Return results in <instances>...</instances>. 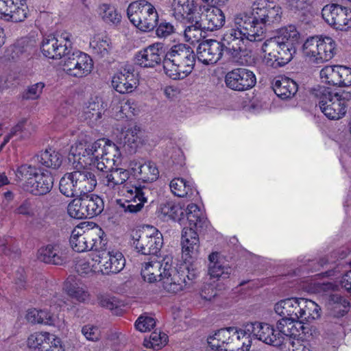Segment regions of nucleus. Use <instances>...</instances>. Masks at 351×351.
I'll list each match as a JSON object with an SVG mask.
<instances>
[{
    "label": "nucleus",
    "instance_id": "30",
    "mask_svg": "<svg viewBox=\"0 0 351 351\" xmlns=\"http://www.w3.org/2000/svg\"><path fill=\"white\" fill-rule=\"evenodd\" d=\"M130 167L138 179L144 182H152L158 178V169L152 161H146L143 163L132 161Z\"/></svg>",
    "mask_w": 351,
    "mask_h": 351
},
{
    "label": "nucleus",
    "instance_id": "19",
    "mask_svg": "<svg viewBox=\"0 0 351 351\" xmlns=\"http://www.w3.org/2000/svg\"><path fill=\"white\" fill-rule=\"evenodd\" d=\"M225 84L232 90L243 92L252 88L256 84L254 72L245 68H237L228 71L225 76Z\"/></svg>",
    "mask_w": 351,
    "mask_h": 351
},
{
    "label": "nucleus",
    "instance_id": "20",
    "mask_svg": "<svg viewBox=\"0 0 351 351\" xmlns=\"http://www.w3.org/2000/svg\"><path fill=\"white\" fill-rule=\"evenodd\" d=\"M30 351H64L59 337L47 332L31 334L27 339Z\"/></svg>",
    "mask_w": 351,
    "mask_h": 351
},
{
    "label": "nucleus",
    "instance_id": "46",
    "mask_svg": "<svg viewBox=\"0 0 351 351\" xmlns=\"http://www.w3.org/2000/svg\"><path fill=\"white\" fill-rule=\"evenodd\" d=\"M99 17L106 24L118 25L121 21V15L114 5L101 3L97 10Z\"/></svg>",
    "mask_w": 351,
    "mask_h": 351
},
{
    "label": "nucleus",
    "instance_id": "55",
    "mask_svg": "<svg viewBox=\"0 0 351 351\" xmlns=\"http://www.w3.org/2000/svg\"><path fill=\"white\" fill-rule=\"evenodd\" d=\"M329 304L334 308H339V312L342 314L347 311L350 305V302L346 298L337 293L330 295Z\"/></svg>",
    "mask_w": 351,
    "mask_h": 351
},
{
    "label": "nucleus",
    "instance_id": "40",
    "mask_svg": "<svg viewBox=\"0 0 351 351\" xmlns=\"http://www.w3.org/2000/svg\"><path fill=\"white\" fill-rule=\"evenodd\" d=\"M158 217L164 221H181L184 219V209L180 204L167 201L160 204L158 208Z\"/></svg>",
    "mask_w": 351,
    "mask_h": 351
},
{
    "label": "nucleus",
    "instance_id": "57",
    "mask_svg": "<svg viewBox=\"0 0 351 351\" xmlns=\"http://www.w3.org/2000/svg\"><path fill=\"white\" fill-rule=\"evenodd\" d=\"M338 80L337 86H351V68L339 65Z\"/></svg>",
    "mask_w": 351,
    "mask_h": 351
},
{
    "label": "nucleus",
    "instance_id": "39",
    "mask_svg": "<svg viewBox=\"0 0 351 351\" xmlns=\"http://www.w3.org/2000/svg\"><path fill=\"white\" fill-rule=\"evenodd\" d=\"M299 306L298 321L302 322L303 324L304 322H311L318 319L321 315L320 306L313 300L300 298Z\"/></svg>",
    "mask_w": 351,
    "mask_h": 351
},
{
    "label": "nucleus",
    "instance_id": "15",
    "mask_svg": "<svg viewBox=\"0 0 351 351\" xmlns=\"http://www.w3.org/2000/svg\"><path fill=\"white\" fill-rule=\"evenodd\" d=\"M71 38V34L68 32H63L57 37L48 36L43 40L41 51L49 58L60 59L64 57L70 52Z\"/></svg>",
    "mask_w": 351,
    "mask_h": 351
},
{
    "label": "nucleus",
    "instance_id": "51",
    "mask_svg": "<svg viewBox=\"0 0 351 351\" xmlns=\"http://www.w3.org/2000/svg\"><path fill=\"white\" fill-rule=\"evenodd\" d=\"M96 258H98L97 253L93 252L91 255L90 261H79L75 265L77 271L81 275L101 273L99 263L97 260H95Z\"/></svg>",
    "mask_w": 351,
    "mask_h": 351
},
{
    "label": "nucleus",
    "instance_id": "18",
    "mask_svg": "<svg viewBox=\"0 0 351 351\" xmlns=\"http://www.w3.org/2000/svg\"><path fill=\"white\" fill-rule=\"evenodd\" d=\"M324 20L337 29L347 30L351 27V10L339 4L326 5L322 10Z\"/></svg>",
    "mask_w": 351,
    "mask_h": 351
},
{
    "label": "nucleus",
    "instance_id": "6",
    "mask_svg": "<svg viewBox=\"0 0 351 351\" xmlns=\"http://www.w3.org/2000/svg\"><path fill=\"white\" fill-rule=\"evenodd\" d=\"M70 245L77 252L93 250L97 252L104 244H107V237L104 230L97 225L91 228L84 230L80 226L75 227L71 234Z\"/></svg>",
    "mask_w": 351,
    "mask_h": 351
},
{
    "label": "nucleus",
    "instance_id": "50",
    "mask_svg": "<svg viewBox=\"0 0 351 351\" xmlns=\"http://www.w3.org/2000/svg\"><path fill=\"white\" fill-rule=\"evenodd\" d=\"M32 49L31 45L25 39L18 40L13 45L10 46L8 52L9 56L14 60L27 58Z\"/></svg>",
    "mask_w": 351,
    "mask_h": 351
},
{
    "label": "nucleus",
    "instance_id": "10",
    "mask_svg": "<svg viewBox=\"0 0 351 351\" xmlns=\"http://www.w3.org/2000/svg\"><path fill=\"white\" fill-rule=\"evenodd\" d=\"M318 91L319 106L324 115L331 120L343 118L346 113L348 104L342 95L325 87L319 88Z\"/></svg>",
    "mask_w": 351,
    "mask_h": 351
},
{
    "label": "nucleus",
    "instance_id": "14",
    "mask_svg": "<svg viewBox=\"0 0 351 351\" xmlns=\"http://www.w3.org/2000/svg\"><path fill=\"white\" fill-rule=\"evenodd\" d=\"M97 260L102 274H116L123 270L125 265V258L122 252L117 248L108 247L107 244L97 251Z\"/></svg>",
    "mask_w": 351,
    "mask_h": 351
},
{
    "label": "nucleus",
    "instance_id": "12",
    "mask_svg": "<svg viewBox=\"0 0 351 351\" xmlns=\"http://www.w3.org/2000/svg\"><path fill=\"white\" fill-rule=\"evenodd\" d=\"M276 42H278V40L271 38L264 42L262 46L264 53L263 62L268 66L273 68L285 65L291 60L295 53L294 46L283 43V41H279L276 47H271V45Z\"/></svg>",
    "mask_w": 351,
    "mask_h": 351
},
{
    "label": "nucleus",
    "instance_id": "35",
    "mask_svg": "<svg viewBox=\"0 0 351 351\" xmlns=\"http://www.w3.org/2000/svg\"><path fill=\"white\" fill-rule=\"evenodd\" d=\"M121 135L124 143L132 149H136L145 143L143 131L134 123H127L123 126Z\"/></svg>",
    "mask_w": 351,
    "mask_h": 351
},
{
    "label": "nucleus",
    "instance_id": "38",
    "mask_svg": "<svg viewBox=\"0 0 351 351\" xmlns=\"http://www.w3.org/2000/svg\"><path fill=\"white\" fill-rule=\"evenodd\" d=\"M171 193L179 197H186L192 200L196 199L198 192L193 184L182 178L173 179L169 184Z\"/></svg>",
    "mask_w": 351,
    "mask_h": 351
},
{
    "label": "nucleus",
    "instance_id": "22",
    "mask_svg": "<svg viewBox=\"0 0 351 351\" xmlns=\"http://www.w3.org/2000/svg\"><path fill=\"white\" fill-rule=\"evenodd\" d=\"M28 14V8L23 0H0V19L18 23L23 21Z\"/></svg>",
    "mask_w": 351,
    "mask_h": 351
},
{
    "label": "nucleus",
    "instance_id": "17",
    "mask_svg": "<svg viewBox=\"0 0 351 351\" xmlns=\"http://www.w3.org/2000/svg\"><path fill=\"white\" fill-rule=\"evenodd\" d=\"M173 271V261L171 256H166L162 259H152L143 264L141 276L145 281L153 283L161 281L167 271Z\"/></svg>",
    "mask_w": 351,
    "mask_h": 351
},
{
    "label": "nucleus",
    "instance_id": "5",
    "mask_svg": "<svg viewBox=\"0 0 351 351\" xmlns=\"http://www.w3.org/2000/svg\"><path fill=\"white\" fill-rule=\"evenodd\" d=\"M67 173L60 179L59 189L67 197L81 196L93 191L97 185L95 175L87 169Z\"/></svg>",
    "mask_w": 351,
    "mask_h": 351
},
{
    "label": "nucleus",
    "instance_id": "3",
    "mask_svg": "<svg viewBox=\"0 0 351 351\" xmlns=\"http://www.w3.org/2000/svg\"><path fill=\"white\" fill-rule=\"evenodd\" d=\"M195 55L193 49L184 44L173 46L163 59L165 74L173 80L184 79L193 71Z\"/></svg>",
    "mask_w": 351,
    "mask_h": 351
},
{
    "label": "nucleus",
    "instance_id": "62",
    "mask_svg": "<svg viewBox=\"0 0 351 351\" xmlns=\"http://www.w3.org/2000/svg\"><path fill=\"white\" fill-rule=\"evenodd\" d=\"M291 7L294 12H302L305 14L310 12L311 4L308 0H291Z\"/></svg>",
    "mask_w": 351,
    "mask_h": 351
},
{
    "label": "nucleus",
    "instance_id": "4",
    "mask_svg": "<svg viewBox=\"0 0 351 351\" xmlns=\"http://www.w3.org/2000/svg\"><path fill=\"white\" fill-rule=\"evenodd\" d=\"M18 180L26 179L23 187L34 195H43L49 193L53 186V178L47 170H38L34 165L23 164L15 171Z\"/></svg>",
    "mask_w": 351,
    "mask_h": 351
},
{
    "label": "nucleus",
    "instance_id": "48",
    "mask_svg": "<svg viewBox=\"0 0 351 351\" xmlns=\"http://www.w3.org/2000/svg\"><path fill=\"white\" fill-rule=\"evenodd\" d=\"M300 38L299 32L294 25H289L281 28L277 36L274 37V39L278 40V41H283L287 44H291V46H294L298 43ZM279 42L274 43L271 45L273 47H276Z\"/></svg>",
    "mask_w": 351,
    "mask_h": 351
},
{
    "label": "nucleus",
    "instance_id": "21",
    "mask_svg": "<svg viewBox=\"0 0 351 351\" xmlns=\"http://www.w3.org/2000/svg\"><path fill=\"white\" fill-rule=\"evenodd\" d=\"M165 57L164 45L155 43L138 51L134 56V63L141 68H154Z\"/></svg>",
    "mask_w": 351,
    "mask_h": 351
},
{
    "label": "nucleus",
    "instance_id": "56",
    "mask_svg": "<svg viewBox=\"0 0 351 351\" xmlns=\"http://www.w3.org/2000/svg\"><path fill=\"white\" fill-rule=\"evenodd\" d=\"M156 325V321L153 317L141 315L135 322L136 328L142 332L150 331Z\"/></svg>",
    "mask_w": 351,
    "mask_h": 351
},
{
    "label": "nucleus",
    "instance_id": "1",
    "mask_svg": "<svg viewBox=\"0 0 351 351\" xmlns=\"http://www.w3.org/2000/svg\"><path fill=\"white\" fill-rule=\"evenodd\" d=\"M282 11L280 6L265 0L254 2L247 12L234 18L233 25L223 34L221 42L208 40L197 49V59L204 64H215L225 51L233 58L244 49L247 41H259L263 38L267 26L280 23Z\"/></svg>",
    "mask_w": 351,
    "mask_h": 351
},
{
    "label": "nucleus",
    "instance_id": "8",
    "mask_svg": "<svg viewBox=\"0 0 351 351\" xmlns=\"http://www.w3.org/2000/svg\"><path fill=\"white\" fill-rule=\"evenodd\" d=\"M130 21L142 32L153 30L158 23V13L155 6L147 0L130 3L127 8Z\"/></svg>",
    "mask_w": 351,
    "mask_h": 351
},
{
    "label": "nucleus",
    "instance_id": "37",
    "mask_svg": "<svg viewBox=\"0 0 351 351\" xmlns=\"http://www.w3.org/2000/svg\"><path fill=\"white\" fill-rule=\"evenodd\" d=\"M63 289L69 297L79 302H84L89 297L86 287L80 279L73 276L67 278Z\"/></svg>",
    "mask_w": 351,
    "mask_h": 351
},
{
    "label": "nucleus",
    "instance_id": "59",
    "mask_svg": "<svg viewBox=\"0 0 351 351\" xmlns=\"http://www.w3.org/2000/svg\"><path fill=\"white\" fill-rule=\"evenodd\" d=\"M149 339V343L152 348H161L166 344L167 336L165 333L154 332L150 335Z\"/></svg>",
    "mask_w": 351,
    "mask_h": 351
},
{
    "label": "nucleus",
    "instance_id": "54",
    "mask_svg": "<svg viewBox=\"0 0 351 351\" xmlns=\"http://www.w3.org/2000/svg\"><path fill=\"white\" fill-rule=\"evenodd\" d=\"M31 123L27 120L20 121L12 128L9 135L5 138L4 143H6L11 137L25 138L28 136L30 134V132L29 131Z\"/></svg>",
    "mask_w": 351,
    "mask_h": 351
},
{
    "label": "nucleus",
    "instance_id": "28",
    "mask_svg": "<svg viewBox=\"0 0 351 351\" xmlns=\"http://www.w3.org/2000/svg\"><path fill=\"white\" fill-rule=\"evenodd\" d=\"M187 225L183 229H191L197 232L207 228L208 221L204 212L194 204H189L185 210Z\"/></svg>",
    "mask_w": 351,
    "mask_h": 351
},
{
    "label": "nucleus",
    "instance_id": "29",
    "mask_svg": "<svg viewBox=\"0 0 351 351\" xmlns=\"http://www.w3.org/2000/svg\"><path fill=\"white\" fill-rule=\"evenodd\" d=\"M112 86L119 93H131L136 86V80L133 71L123 69L116 73L112 80Z\"/></svg>",
    "mask_w": 351,
    "mask_h": 351
},
{
    "label": "nucleus",
    "instance_id": "61",
    "mask_svg": "<svg viewBox=\"0 0 351 351\" xmlns=\"http://www.w3.org/2000/svg\"><path fill=\"white\" fill-rule=\"evenodd\" d=\"M136 111V104L131 100H127L120 104V117L134 115Z\"/></svg>",
    "mask_w": 351,
    "mask_h": 351
},
{
    "label": "nucleus",
    "instance_id": "31",
    "mask_svg": "<svg viewBox=\"0 0 351 351\" xmlns=\"http://www.w3.org/2000/svg\"><path fill=\"white\" fill-rule=\"evenodd\" d=\"M108 104L97 96L91 97L83 107V116L93 123L101 121L107 108Z\"/></svg>",
    "mask_w": 351,
    "mask_h": 351
},
{
    "label": "nucleus",
    "instance_id": "13",
    "mask_svg": "<svg viewBox=\"0 0 351 351\" xmlns=\"http://www.w3.org/2000/svg\"><path fill=\"white\" fill-rule=\"evenodd\" d=\"M93 69V61L86 53L80 51L64 56L63 71L69 76L81 78L88 75Z\"/></svg>",
    "mask_w": 351,
    "mask_h": 351
},
{
    "label": "nucleus",
    "instance_id": "25",
    "mask_svg": "<svg viewBox=\"0 0 351 351\" xmlns=\"http://www.w3.org/2000/svg\"><path fill=\"white\" fill-rule=\"evenodd\" d=\"M38 258L46 263L61 265L68 259V250L60 244L48 245L39 250Z\"/></svg>",
    "mask_w": 351,
    "mask_h": 351
},
{
    "label": "nucleus",
    "instance_id": "16",
    "mask_svg": "<svg viewBox=\"0 0 351 351\" xmlns=\"http://www.w3.org/2000/svg\"><path fill=\"white\" fill-rule=\"evenodd\" d=\"M247 332L263 343L283 350L284 339L280 333H276L274 327L265 322H250L245 324Z\"/></svg>",
    "mask_w": 351,
    "mask_h": 351
},
{
    "label": "nucleus",
    "instance_id": "49",
    "mask_svg": "<svg viewBox=\"0 0 351 351\" xmlns=\"http://www.w3.org/2000/svg\"><path fill=\"white\" fill-rule=\"evenodd\" d=\"M199 20L196 21H185V23H191L187 26L184 32V38L187 42L195 44L200 41L203 37L202 29H204L201 23V16H199Z\"/></svg>",
    "mask_w": 351,
    "mask_h": 351
},
{
    "label": "nucleus",
    "instance_id": "11",
    "mask_svg": "<svg viewBox=\"0 0 351 351\" xmlns=\"http://www.w3.org/2000/svg\"><path fill=\"white\" fill-rule=\"evenodd\" d=\"M132 239L135 249L144 255L156 254L163 243L162 234L156 228L149 226L134 230Z\"/></svg>",
    "mask_w": 351,
    "mask_h": 351
},
{
    "label": "nucleus",
    "instance_id": "64",
    "mask_svg": "<svg viewBox=\"0 0 351 351\" xmlns=\"http://www.w3.org/2000/svg\"><path fill=\"white\" fill-rule=\"evenodd\" d=\"M82 332L86 339L95 341L99 339V329L91 325L84 326L82 329Z\"/></svg>",
    "mask_w": 351,
    "mask_h": 351
},
{
    "label": "nucleus",
    "instance_id": "60",
    "mask_svg": "<svg viewBox=\"0 0 351 351\" xmlns=\"http://www.w3.org/2000/svg\"><path fill=\"white\" fill-rule=\"evenodd\" d=\"M45 87L43 82L36 83L29 86L26 93V98L29 99H37L40 97Z\"/></svg>",
    "mask_w": 351,
    "mask_h": 351
},
{
    "label": "nucleus",
    "instance_id": "53",
    "mask_svg": "<svg viewBox=\"0 0 351 351\" xmlns=\"http://www.w3.org/2000/svg\"><path fill=\"white\" fill-rule=\"evenodd\" d=\"M339 65H328L320 71V77L326 84L337 86Z\"/></svg>",
    "mask_w": 351,
    "mask_h": 351
},
{
    "label": "nucleus",
    "instance_id": "58",
    "mask_svg": "<svg viewBox=\"0 0 351 351\" xmlns=\"http://www.w3.org/2000/svg\"><path fill=\"white\" fill-rule=\"evenodd\" d=\"M14 213L27 217H34L36 215V210L31 202L25 200L14 210Z\"/></svg>",
    "mask_w": 351,
    "mask_h": 351
},
{
    "label": "nucleus",
    "instance_id": "34",
    "mask_svg": "<svg viewBox=\"0 0 351 351\" xmlns=\"http://www.w3.org/2000/svg\"><path fill=\"white\" fill-rule=\"evenodd\" d=\"M208 274L211 278L220 280L230 277L232 268L223 259L219 258L218 253H211L208 256Z\"/></svg>",
    "mask_w": 351,
    "mask_h": 351
},
{
    "label": "nucleus",
    "instance_id": "32",
    "mask_svg": "<svg viewBox=\"0 0 351 351\" xmlns=\"http://www.w3.org/2000/svg\"><path fill=\"white\" fill-rule=\"evenodd\" d=\"M234 327L221 328L208 338V343L213 350L230 351Z\"/></svg>",
    "mask_w": 351,
    "mask_h": 351
},
{
    "label": "nucleus",
    "instance_id": "27",
    "mask_svg": "<svg viewBox=\"0 0 351 351\" xmlns=\"http://www.w3.org/2000/svg\"><path fill=\"white\" fill-rule=\"evenodd\" d=\"M278 331L276 333H280L283 337V350L287 348V345L291 339L290 336L300 335V332L304 333L306 328L302 322L298 319H292L291 317H283L276 323Z\"/></svg>",
    "mask_w": 351,
    "mask_h": 351
},
{
    "label": "nucleus",
    "instance_id": "45",
    "mask_svg": "<svg viewBox=\"0 0 351 351\" xmlns=\"http://www.w3.org/2000/svg\"><path fill=\"white\" fill-rule=\"evenodd\" d=\"M90 47L100 58L108 57L113 49L110 39L104 35L95 36L90 42Z\"/></svg>",
    "mask_w": 351,
    "mask_h": 351
},
{
    "label": "nucleus",
    "instance_id": "52",
    "mask_svg": "<svg viewBox=\"0 0 351 351\" xmlns=\"http://www.w3.org/2000/svg\"><path fill=\"white\" fill-rule=\"evenodd\" d=\"M80 197L73 199L67 206V213L69 215L74 219H85L87 218L85 207L82 206L84 201L82 195Z\"/></svg>",
    "mask_w": 351,
    "mask_h": 351
},
{
    "label": "nucleus",
    "instance_id": "41",
    "mask_svg": "<svg viewBox=\"0 0 351 351\" xmlns=\"http://www.w3.org/2000/svg\"><path fill=\"white\" fill-rule=\"evenodd\" d=\"M300 298H289L281 300L274 305L275 312L283 317L298 319Z\"/></svg>",
    "mask_w": 351,
    "mask_h": 351
},
{
    "label": "nucleus",
    "instance_id": "43",
    "mask_svg": "<svg viewBox=\"0 0 351 351\" xmlns=\"http://www.w3.org/2000/svg\"><path fill=\"white\" fill-rule=\"evenodd\" d=\"M232 337L230 351H248L251 348L252 337L247 332L245 324L240 329L235 328Z\"/></svg>",
    "mask_w": 351,
    "mask_h": 351
},
{
    "label": "nucleus",
    "instance_id": "42",
    "mask_svg": "<svg viewBox=\"0 0 351 351\" xmlns=\"http://www.w3.org/2000/svg\"><path fill=\"white\" fill-rule=\"evenodd\" d=\"M273 88L277 96L282 99L291 98L298 91L296 83L285 76L276 77L273 82Z\"/></svg>",
    "mask_w": 351,
    "mask_h": 351
},
{
    "label": "nucleus",
    "instance_id": "63",
    "mask_svg": "<svg viewBox=\"0 0 351 351\" xmlns=\"http://www.w3.org/2000/svg\"><path fill=\"white\" fill-rule=\"evenodd\" d=\"M288 350L284 351H312L310 349L308 343H305L300 339L290 340L287 345Z\"/></svg>",
    "mask_w": 351,
    "mask_h": 351
},
{
    "label": "nucleus",
    "instance_id": "2",
    "mask_svg": "<svg viewBox=\"0 0 351 351\" xmlns=\"http://www.w3.org/2000/svg\"><path fill=\"white\" fill-rule=\"evenodd\" d=\"M105 171L106 174L104 178V193L112 199L119 193L122 187L125 199H117V204L125 212L136 213L141 210L144 203L147 202L142 189L136 186L129 188L123 185L130 178L129 171L122 168H112Z\"/></svg>",
    "mask_w": 351,
    "mask_h": 351
},
{
    "label": "nucleus",
    "instance_id": "36",
    "mask_svg": "<svg viewBox=\"0 0 351 351\" xmlns=\"http://www.w3.org/2000/svg\"><path fill=\"white\" fill-rule=\"evenodd\" d=\"M163 289L168 293H177L185 289L189 283L174 267V271H167L161 280Z\"/></svg>",
    "mask_w": 351,
    "mask_h": 351
},
{
    "label": "nucleus",
    "instance_id": "9",
    "mask_svg": "<svg viewBox=\"0 0 351 351\" xmlns=\"http://www.w3.org/2000/svg\"><path fill=\"white\" fill-rule=\"evenodd\" d=\"M337 51L335 40L329 36H313L306 39L303 45L305 56L316 63L330 60Z\"/></svg>",
    "mask_w": 351,
    "mask_h": 351
},
{
    "label": "nucleus",
    "instance_id": "33",
    "mask_svg": "<svg viewBox=\"0 0 351 351\" xmlns=\"http://www.w3.org/2000/svg\"><path fill=\"white\" fill-rule=\"evenodd\" d=\"M121 152L118 147L108 139V143L104 147V154L101 155L100 162H97V169L101 171L110 169L119 163Z\"/></svg>",
    "mask_w": 351,
    "mask_h": 351
},
{
    "label": "nucleus",
    "instance_id": "44",
    "mask_svg": "<svg viewBox=\"0 0 351 351\" xmlns=\"http://www.w3.org/2000/svg\"><path fill=\"white\" fill-rule=\"evenodd\" d=\"M32 160L49 168L58 169L62 164V156L58 152L47 149L34 156Z\"/></svg>",
    "mask_w": 351,
    "mask_h": 351
},
{
    "label": "nucleus",
    "instance_id": "26",
    "mask_svg": "<svg viewBox=\"0 0 351 351\" xmlns=\"http://www.w3.org/2000/svg\"><path fill=\"white\" fill-rule=\"evenodd\" d=\"M182 258L185 262H191L199 255V240L196 231L183 229L182 234Z\"/></svg>",
    "mask_w": 351,
    "mask_h": 351
},
{
    "label": "nucleus",
    "instance_id": "24",
    "mask_svg": "<svg viewBox=\"0 0 351 351\" xmlns=\"http://www.w3.org/2000/svg\"><path fill=\"white\" fill-rule=\"evenodd\" d=\"M201 23L204 29L215 31L221 28L225 23V15L217 6L199 7Z\"/></svg>",
    "mask_w": 351,
    "mask_h": 351
},
{
    "label": "nucleus",
    "instance_id": "7",
    "mask_svg": "<svg viewBox=\"0 0 351 351\" xmlns=\"http://www.w3.org/2000/svg\"><path fill=\"white\" fill-rule=\"evenodd\" d=\"M108 139L100 138L91 143L77 142L71 146L69 159L76 163L77 169H85L87 166L94 165L97 167L101 155L104 154V147Z\"/></svg>",
    "mask_w": 351,
    "mask_h": 351
},
{
    "label": "nucleus",
    "instance_id": "23",
    "mask_svg": "<svg viewBox=\"0 0 351 351\" xmlns=\"http://www.w3.org/2000/svg\"><path fill=\"white\" fill-rule=\"evenodd\" d=\"M172 16L178 21H196L199 19V10L194 0H173Z\"/></svg>",
    "mask_w": 351,
    "mask_h": 351
},
{
    "label": "nucleus",
    "instance_id": "47",
    "mask_svg": "<svg viewBox=\"0 0 351 351\" xmlns=\"http://www.w3.org/2000/svg\"><path fill=\"white\" fill-rule=\"evenodd\" d=\"M84 206L86 212L87 218H92L100 214L104 210V202L101 197L96 195L82 194Z\"/></svg>",
    "mask_w": 351,
    "mask_h": 351
}]
</instances>
